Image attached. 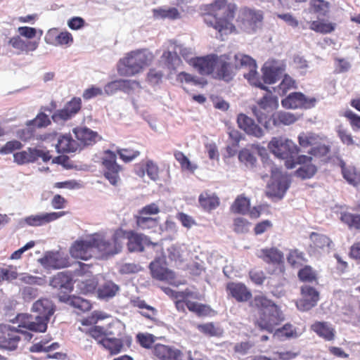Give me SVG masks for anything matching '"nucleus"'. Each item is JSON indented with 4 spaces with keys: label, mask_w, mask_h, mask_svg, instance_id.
I'll return each mask as SVG.
<instances>
[{
    "label": "nucleus",
    "mask_w": 360,
    "mask_h": 360,
    "mask_svg": "<svg viewBox=\"0 0 360 360\" xmlns=\"http://www.w3.org/2000/svg\"><path fill=\"white\" fill-rule=\"evenodd\" d=\"M201 11L204 22L221 36L238 33L237 27L233 23L238 13L236 20L238 27L249 34L255 32L264 19L262 11L248 6L238 10L236 4L228 0H214L203 5Z\"/></svg>",
    "instance_id": "f257e3e1"
},
{
    "label": "nucleus",
    "mask_w": 360,
    "mask_h": 360,
    "mask_svg": "<svg viewBox=\"0 0 360 360\" xmlns=\"http://www.w3.org/2000/svg\"><path fill=\"white\" fill-rule=\"evenodd\" d=\"M250 306L257 311L255 325L259 330L273 333L274 337L280 340L295 338L298 336L296 328L291 323H288L276 328L285 321V315L281 307L266 295H255L250 302Z\"/></svg>",
    "instance_id": "f03ea898"
},
{
    "label": "nucleus",
    "mask_w": 360,
    "mask_h": 360,
    "mask_svg": "<svg viewBox=\"0 0 360 360\" xmlns=\"http://www.w3.org/2000/svg\"><path fill=\"white\" fill-rule=\"evenodd\" d=\"M32 309L38 315L33 317L32 315L27 314H18L17 320L19 327L37 333L45 332L50 318L55 311L53 303L47 298L39 299L33 304Z\"/></svg>",
    "instance_id": "7ed1b4c3"
},
{
    "label": "nucleus",
    "mask_w": 360,
    "mask_h": 360,
    "mask_svg": "<svg viewBox=\"0 0 360 360\" xmlns=\"http://www.w3.org/2000/svg\"><path fill=\"white\" fill-rule=\"evenodd\" d=\"M154 60V55L147 49L131 51L120 60L118 72L122 76L131 77L141 72Z\"/></svg>",
    "instance_id": "20e7f679"
},
{
    "label": "nucleus",
    "mask_w": 360,
    "mask_h": 360,
    "mask_svg": "<svg viewBox=\"0 0 360 360\" xmlns=\"http://www.w3.org/2000/svg\"><path fill=\"white\" fill-rule=\"evenodd\" d=\"M268 148L275 156L285 160V166L288 169L295 167V158L300 149L292 141L283 136L273 137L268 143Z\"/></svg>",
    "instance_id": "39448f33"
},
{
    "label": "nucleus",
    "mask_w": 360,
    "mask_h": 360,
    "mask_svg": "<svg viewBox=\"0 0 360 360\" xmlns=\"http://www.w3.org/2000/svg\"><path fill=\"white\" fill-rule=\"evenodd\" d=\"M254 85L266 91V93L257 101V105L252 108V110L258 122L262 124L266 129H269V121H267L269 118V113L278 107V98L259 81L254 83Z\"/></svg>",
    "instance_id": "423d86ee"
},
{
    "label": "nucleus",
    "mask_w": 360,
    "mask_h": 360,
    "mask_svg": "<svg viewBox=\"0 0 360 360\" xmlns=\"http://www.w3.org/2000/svg\"><path fill=\"white\" fill-rule=\"evenodd\" d=\"M101 172L103 176L113 186H117L121 182V174L123 167L117 162L115 152L110 150L104 151V155L101 159Z\"/></svg>",
    "instance_id": "0eeeda50"
},
{
    "label": "nucleus",
    "mask_w": 360,
    "mask_h": 360,
    "mask_svg": "<svg viewBox=\"0 0 360 360\" xmlns=\"http://www.w3.org/2000/svg\"><path fill=\"white\" fill-rule=\"evenodd\" d=\"M124 230L117 229L110 240L99 233L93 234L95 249L103 255L109 256L119 253L123 246Z\"/></svg>",
    "instance_id": "6e6552de"
},
{
    "label": "nucleus",
    "mask_w": 360,
    "mask_h": 360,
    "mask_svg": "<svg viewBox=\"0 0 360 360\" xmlns=\"http://www.w3.org/2000/svg\"><path fill=\"white\" fill-rule=\"evenodd\" d=\"M160 212L158 205L154 202L147 205L139 210L135 215L136 226L141 230L155 232L160 226L159 217H154Z\"/></svg>",
    "instance_id": "1a4fd4ad"
},
{
    "label": "nucleus",
    "mask_w": 360,
    "mask_h": 360,
    "mask_svg": "<svg viewBox=\"0 0 360 360\" xmlns=\"http://www.w3.org/2000/svg\"><path fill=\"white\" fill-rule=\"evenodd\" d=\"M95 247L93 235L86 238L78 239L72 243L69 252L72 257L77 259L88 260L94 252Z\"/></svg>",
    "instance_id": "9d476101"
},
{
    "label": "nucleus",
    "mask_w": 360,
    "mask_h": 360,
    "mask_svg": "<svg viewBox=\"0 0 360 360\" xmlns=\"http://www.w3.org/2000/svg\"><path fill=\"white\" fill-rule=\"evenodd\" d=\"M23 327H4L0 332V347L8 349H15L20 340L19 333L23 334L29 339L32 338V335L27 332L22 331Z\"/></svg>",
    "instance_id": "9b49d317"
},
{
    "label": "nucleus",
    "mask_w": 360,
    "mask_h": 360,
    "mask_svg": "<svg viewBox=\"0 0 360 360\" xmlns=\"http://www.w3.org/2000/svg\"><path fill=\"white\" fill-rule=\"evenodd\" d=\"M316 99L307 97L302 92H292L281 100V105L285 109H310L316 105Z\"/></svg>",
    "instance_id": "f8f14e48"
},
{
    "label": "nucleus",
    "mask_w": 360,
    "mask_h": 360,
    "mask_svg": "<svg viewBox=\"0 0 360 360\" xmlns=\"http://www.w3.org/2000/svg\"><path fill=\"white\" fill-rule=\"evenodd\" d=\"M152 277L162 281H167L174 288H178L179 282L176 281L174 273L166 267L164 259H155L149 266Z\"/></svg>",
    "instance_id": "ddd939ff"
},
{
    "label": "nucleus",
    "mask_w": 360,
    "mask_h": 360,
    "mask_svg": "<svg viewBox=\"0 0 360 360\" xmlns=\"http://www.w3.org/2000/svg\"><path fill=\"white\" fill-rule=\"evenodd\" d=\"M236 75V70L230 56L227 54L220 55L214 72V78L226 82L232 81Z\"/></svg>",
    "instance_id": "4468645a"
},
{
    "label": "nucleus",
    "mask_w": 360,
    "mask_h": 360,
    "mask_svg": "<svg viewBox=\"0 0 360 360\" xmlns=\"http://www.w3.org/2000/svg\"><path fill=\"white\" fill-rule=\"evenodd\" d=\"M39 158H41L44 162H47L51 158V155L49 151L33 148H27L25 150L13 154L14 162L19 165L34 162Z\"/></svg>",
    "instance_id": "2eb2a0df"
},
{
    "label": "nucleus",
    "mask_w": 360,
    "mask_h": 360,
    "mask_svg": "<svg viewBox=\"0 0 360 360\" xmlns=\"http://www.w3.org/2000/svg\"><path fill=\"white\" fill-rule=\"evenodd\" d=\"M219 56L217 54L212 53L202 57L193 58L191 60V62L200 75H212L214 77Z\"/></svg>",
    "instance_id": "dca6fc26"
},
{
    "label": "nucleus",
    "mask_w": 360,
    "mask_h": 360,
    "mask_svg": "<svg viewBox=\"0 0 360 360\" xmlns=\"http://www.w3.org/2000/svg\"><path fill=\"white\" fill-rule=\"evenodd\" d=\"M300 292L302 297L296 303L299 310L309 311L317 304L319 300V292L316 288L309 285H304L301 287Z\"/></svg>",
    "instance_id": "f3484780"
},
{
    "label": "nucleus",
    "mask_w": 360,
    "mask_h": 360,
    "mask_svg": "<svg viewBox=\"0 0 360 360\" xmlns=\"http://www.w3.org/2000/svg\"><path fill=\"white\" fill-rule=\"evenodd\" d=\"M234 66L236 71L243 68H248L249 72L244 75V77L252 84L259 81L257 72L256 71V62L248 55L243 53H237L234 56Z\"/></svg>",
    "instance_id": "a211bd4d"
},
{
    "label": "nucleus",
    "mask_w": 360,
    "mask_h": 360,
    "mask_svg": "<svg viewBox=\"0 0 360 360\" xmlns=\"http://www.w3.org/2000/svg\"><path fill=\"white\" fill-rule=\"evenodd\" d=\"M82 105V99L79 97H73L68 101L63 108L56 110L52 115L54 122L67 121L77 115Z\"/></svg>",
    "instance_id": "6ab92c4d"
},
{
    "label": "nucleus",
    "mask_w": 360,
    "mask_h": 360,
    "mask_svg": "<svg viewBox=\"0 0 360 360\" xmlns=\"http://www.w3.org/2000/svg\"><path fill=\"white\" fill-rule=\"evenodd\" d=\"M41 265L47 269H58L68 267L70 262L68 256L59 252H48L40 259Z\"/></svg>",
    "instance_id": "aec40b11"
},
{
    "label": "nucleus",
    "mask_w": 360,
    "mask_h": 360,
    "mask_svg": "<svg viewBox=\"0 0 360 360\" xmlns=\"http://www.w3.org/2000/svg\"><path fill=\"white\" fill-rule=\"evenodd\" d=\"M309 252L311 254H320L329 252L332 248L333 241L326 235L311 232L309 235Z\"/></svg>",
    "instance_id": "412c9836"
},
{
    "label": "nucleus",
    "mask_w": 360,
    "mask_h": 360,
    "mask_svg": "<svg viewBox=\"0 0 360 360\" xmlns=\"http://www.w3.org/2000/svg\"><path fill=\"white\" fill-rule=\"evenodd\" d=\"M288 188L287 179L277 168L271 170V182L269 185V193L274 196H283Z\"/></svg>",
    "instance_id": "4be33fe9"
},
{
    "label": "nucleus",
    "mask_w": 360,
    "mask_h": 360,
    "mask_svg": "<svg viewBox=\"0 0 360 360\" xmlns=\"http://www.w3.org/2000/svg\"><path fill=\"white\" fill-rule=\"evenodd\" d=\"M226 290L229 296L238 302H247L252 297L251 292L242 283L229 282L226 284Z\"/></svg>",
    "instance_id": "5701e85b"
},
{
    "label": "nucleus",
    "mask_w": 360,
    "mask_h": 360,
    "mask_svg": "<svg viewBox=\"0 0 360 360\" xmlns=\"http://www.w3.org/2000/svg\"><path fill=\"white\" fill-rule=\"evenodd\" d=\"M238 127L246 134L254 136L257 138L263 136L262 129L257 124L255 121L245 114H240L237 118Z\"/></svg>",
    "instance_id": "b1692460"
},
{
    "label": "nucleus",
    "mask_w": 360,
    "mask_h": 360,
    "mask_svg": "<svg viewBox=\"0 0 360 360\" xmlns=\"http://www.w3.org/2000/svg\"><path fill=\"white\" fill-rule=\"evenodd\" d=\"M299 116L290 112L277 111L274 112L267 121H269V128L274 127L288 126L293 124L299 120Z\"/></svg>",
    "instance_id": "393cba45"
},
{
    "label": "nucleus",
    "mask_w": 360,
    "mask_h": 360,
    "mask_svg": "<svg viewBox=\"0 0 360 360\" xmlns=\"http://www.w3.org/2000/svg\"><path fill=\"white\" fill-rule=\"evenodd\" d=\"M257 257L266 264L281 265L283 263V254L277 248H266L261 249Z\"/></svg>",
    "instance_id": "a878e982"
},
{
    "label": "nucleus",
    "mask_w": 360,
    "mask_h": 360,
    "mask_svg": "<svg viewBox=\"0 0 360 360\" xmlns=\"http://www.w3.org/2000/svg\"><path fill=\"white\" fill-rule=\"evenodd\" d=\"M73 132L77 140L84 146L94 145L102 139L98 132L86 127L75 128Z\"/></svg>",
    "instance_id": "bb28decb"
},
{
    "label": "nucleus",
    "mask_w": 360,
    "mask_h": 360,
    "mask_svg": "<svg viewBox=\"0 0 360 360\" xmlns=\"http://www.w3.org/2000/svg\"><path fill=\"white\" fill-rule=\"evenodd\" d=\"M58 153H74L82 149L80 143L74 140L70 134L60 136L56 146Z\"/></svg>",
    "instance_id": "cd10ccee"
},
{
    "label": "nucleus",
    "mask_w": 360,
    "mask_h": 360,
    "mask_svg": "<svg viewBox=\"0 0 360 360\" xmlns=\"http://www.w3.org/2000/svg\"><path fill=\"white\" fill-rule=\"evenodd\" d=\"M65 212H57L45 213L42 214L32 215L26 218L25 221L27 224L32 226H39L46 223L55 221L60 217L64 216Z\"/></svg>",
    "instance_id": "c85d7f7f"
},
{
    "label": "nucleus",
    "mask_w": 360,
    "mask_h": 360,
    "mask_svg": "<svg viewBox=\"0 0 360 360\" xmlns=\"http://www.w3.org/2000/svg\"><path fill=\"white\" fill-rule=\"evenodd\" d=\"M135 173L141 178H143L146 173L153 181L159 179V168L153 160H147L145 164L139 163L136 165Z\"/></svg>",
    "instance_id": "c756f323"
},
{
    "label": "nucleus",
    "mask_w": 360,
    "mask_h": 360,
    "mask_svg": "<svg viewBox=\"0 0 360 360\" xmlns=\"http://www.w3.org/2000/svg\"><path fill=\"white\" fill-rule=\"evenodd\" d=\"M49 284L53 288L65 290L68 292L73 289L72 276L66 272H58L51 278Z\"/></svg>",
    "instance_id": "7c9ffc66"
},
{
    "label": "nucleus",
    "mask_w": 360,
    "mask_h": 360,
    "mask_svg": "<svg viewBox=\"0 0 360 360\" xmlns=\"http://www.w3.org/2000/svg\"><path fill=\"white\" fill-rule=\"evenodd\" d=\"M311 330L326 341H332L335 339V330L328 322L316 321L311 326Z\"/></svg>",
    "instance_id": "2f4dec72"
},
{
    "label": "nucleus",
    "mask_w": 360,
    "mask_h": 360,
    "mask_svg": "<svg viewBox=\"0 0 360 360\" xmlns=\"http://www.w3.org/2000/svg\"><path fill=\"white\" fill-rule=\"evenodd\" d=\"M198 202L201 207L207 212L215 210L220 205V200L218 195L210 191H205L200 193Z\"/></svg>",
    "instance_id": "473e14b6"
},
{
    "label": "nucleus",
    "mask_w": 360,
    "mask_h": 360,
    "mask_svg": "<svg viewBox=\"0 0 360 360\" xmlns=\"http://www.w3.org/2000/svg\"><path fill=\"white\" fill-rule=\"evenodd\" d=\"M124 236L123 243L127 239V249L129 252H143L144 247L143 245V237L141 234H139L132 231H124Z\"/></svg>",
    "instance_id": "72a5a7b5"
},
{
    "label": "nucleus",
    "mask_w": 360,
    "mask_h": 360,
    "mask_svg": "<svg viewBox=\"0 0 360 360\" xmlns=\"http://www.w3.org/2000/svg\"><path fill=\"white\" fill-rule=\"evenodd\" d=\"M153 353L160 360H178L179 352L162 344H157L153 349Z\"/></svg>",
    "instance_id": "f704fd0d"
},
{
    "label": "nucleus",
    "mask_w": 360,
    "mask_h": 360,
    "mask_svg": "<svg viewBox=\"0 0 360 360\" xmlns=\"http://www.w3.org/2000/svg\"><path fill=\"white\" fill-rule=\"evenodd\" d=\"M8 44L13 49L20 51V52H30L35 51L39 43L36 41H27L22 39L20 36H15L10 38Z\"/></svg>",
    "instance_id": "c9c22d12"
},
{
    "label": "nucleus",
    "mask_w": 360,
    "mask_h": 360,
    "mask_svg": "<svg viewBox=\"0 0 360 360\" xmlns=\"http://www.w3.org/2000/svg\"><path fill=\"white\" fill-rule=\"evenodd\" d=\"M320 141H323V138L312 131H302L297 136L299 146L303 149L311 148Z\"/></svg>",
    "instance_id": "e433bc0d"
},
{
    "label": "nucleus",
    "mask_w": 360,
    "mask_h": 360,
    "mask_svg": "<svg viewBox=\"0 0 360 360\" xmlns=\"http://www.w3.org/2000/svg\"><path fill=\"white\" fill-rule=\"evenodd\" d=\"M198 330L207 337L221 338L224 335V329L219 324L214 322L200 323L196 326Z\"/></svg>",
    "instance_id": "4c0bfd02"
},
{
    "label": "nucleus",
    "mask_w": 360,
    "mask_h": 360,
    "mask_svg": "<svg viewBox=\"0 0 360 360\" xmlns=\"http://www.w3.org/2000/svg\"><path fill=\"white\" fill-rule=\"evenodd\" d=\"M343 178L351 185L357 186L360 184V172L353 166H347L344 161L340 163Z\"/></svg>",
    "instance_id": "58836bf2"
},
{
    "label": "nucleus",
    "mask_w": 360,
    "mask_h": 360,
    "mask_svg": "<svg viewBox=\"0 0 360 360\" xmlns=\"http://www.w3.org/2000/svg\"><path fill=\"white\" fill-rule=\"evenodd\" d=\"M119 290L120 287L112 281H107L98 288V297L101 299L108 300L115 297Z\"/></svg>",
    "instance_id": "ea45409f"
},
{
    "label": "nucleus",
    "mask_w": 360,
    "mask_h": 360,
    "mask_svg": "<svg viewBox=\"0 0 360 360\" xmlns=\"http://www.w3.org/2000/svg\"><path fill=\"white\" fill-rule=\"evenodd\" d=\"M101 346L108 350L111 355H116L123 349V340L119 338L106 337Z\"/></svg>",
    "instance_id": "a19ab883"
},
{
    "label": "nucleus",
    "mask_w": 360,
    "mask_h": 360,
    "mask_svg": "<svg viewBox=\"0 0 360 360\" xmlns=\"http://www.w3.org/2000/svg\"><path fill=\"white\" fill-rule=\"evenodd\" d=\"M250 207V201L244 195H238L231 206V210L236 214H246Z\"/></svg>",
    "instance_id": "79ce46f5"
},
{
    "label": "nucleus",
    "mask_w": 360,
    "mask_h": 360,
    "mask_svg": "<svg viewBox=\"0 0 360 360\" xmlns=\"http://www.w3.org/2000/svg\"><path fill=\"white\" fill-rule=\"evenodd\" d=\"M340 220L349 229L360 230V214L348 212H341Z\"/></svg>",
    "instance_id": "37998d69"
},
{
    "label": "nucleus",
    "mask_w": 360,
    "mask_h": 360,
    "mask_svg": "<svg viewBox=\"0 0 360 360\" xmlns=\"http://www.w3.org/2000/svg\"><path fill=\"white\" fill-rule=\"evenodd\" d=\"M262 79L265 84H272L277 82L279 69L274 65H265L262 68Z\"/></svg>",
    "instance_id": "c03bdc74"
},
{
    "label": "nucleus",
    "mask_w": 360,
    "mask_h": 360,
    "mask_svg": "<svg viewBox=\"0 0 360 360\" xmlns=\"http://www.w3.org/2000/svg\"><path fill=\"white\" fill-rule=\"evenodd\" d=\"M125 330L124 325L120 321L110 323L105 328L106 337L122 338Z\"/></svg>",
    "instance_id": "a18cd8bd"
},
{
    "label": "nucleus",
    "mask_w": 360,
    "mask_h": 360,
    "mask_svg": "<svg viewBox=\"0 0 360 360\" xmlns=\"http://www.w3.org/2000/svg\"><path fill=\"white\" fill-rule=\"evenodd\" d=\"M306 261L304 254L297 249L290 250L287 255V262L293 268L302 266Z\"/></svg>",
    "instance_id": "49530a36"
},
{
    "label": "nucleus",
    "mask_w": 360,
    "mask_h": 360,
    "mask_svg": "<svg viewBox=\"0 0 360 360\" xmlns=\"http://www.w3.org/2000/svg\"><path fill=\"white\" fill-rule=\"evenodd\" d=\"M335 25L332 22H326L323 20H313L309 24V29L321 34H329L335 30Z\"/></svg>",
    "instance_id": "de8ad7c7"
},
{
    "label": "nucleus",
    "mask_w": 360,
    "mask_h": 360,
    "mask_svg": "<svg viewBox=\"0 0 360 360\" xmlns=\"http://www.w3.org/2000/svg\"><path fill=\"white\" fill-rule=\"evenodd\" d=\"M68 304L79 312L88 311L91 309V302L81 297L72 296L68 299Z\"/></svg>",
    "instance_id": "09e8293b"
},
{
    "label": "nucleus",
    "mask_w": 360,
    "mask_h": 360,
    "mask_svg": "<svg viewBox=\"0 0 360 360\" xmlns=\"http://www.w3.org/2000/svg\"><path fill=\"white\" fill-rule=\"evenodd\" d=\"M83 333L94 338L98 344L101 345L106 338L105 328L100 326H91L89 328L82 330Z\"/></svg>",
    "instance_id": "8fccbe9b"
},
{
    "label": "nucleus",
    "mask_w": 360,
    "mask_h": 360,
    "mask_svg": "<svg viewBox=\"0 0 360 360\" xmlns=\"http://www.w3.org/2000/svg\"><path fill=\"white\" fill-rule=\"evenodd\" d=\"M153 16L156 19H176L179 16L178 10L176 8H159L153 10Z\"/></svg>",
    "instance_id": "3c124183"
},
{
    "label": "nucleus",
    "mask_w": 360,
    "mask_h": 360,
    "mask_svg": "<svg viewBox=\"0 0 360 360\" xmlns=\"http://www.w3.org/2000/svg\"><path fill=\"white\" fill-rule=\"evenodd\" d=\"M49 342V340H41L40 342L33 344L30 347V351L31 352L39 353L42 352H49L55 350L59 347V345L57 342H53L51 345H48Z\"/></svg>",
    "instance_id": "603ef678"
},
{
    "label": "nucleus",
    "mask_w": 360,
    "mask_h": 360,
    "mask_svg": "<svg viewBox=\"0 0 360 360\" xmlns=\"http://www.w3.org/2000/svg\"><path fill=\"white\" fill-rule=\"evenodd\" d=\"M188 309L198 316H207L212 311L210 306L198 302L187 301L186 302Z\"/></svg>",
    "instance_id": "864d4df0"
},
{
    "label": "nucleus",
    "mask_w": 360,
    "mask_h": 360,
    "mask_svg": "<svg viewBox=\"0 0 360 360\" xmlns=\"http://www.w3.org/2000/svg\"><path fill=\"white\" fill-rule=\"evenodd\" d=\"M124 162H130L140 155L139 150L131 148H118L115 152Z\"/></svg>",
    "instance_id": "5fc2aeb1"
},
{
    "label": "nucleus",
    "mask_w": 360,
    "mask_h": 360,
    "mask_svg": "<svg viewBox=\"0 0 360 360\" xmlns=\"http://www.w3.org/2000/svg\"><path fill=\"white\" fill-rule=\"evenodd\" d=\"M316 172L317 168L314 165L307 164L297 169L295 172V174L302 179H306L311 178Z\"/></svg>",
    "instance_id": "6e6d98bb"
},
{
    "label": "nucleus",
    "mask_w": 360,
    "mask_h": 360,
    "mask_svg": "<svg viewBox=\"0 0 360 360\" xmlns=\"http://www.w3.org/2000/svg\"><path fill=\"white\" fill-rule=\"evenodd\" d=\"M330 151V146L322 143V141H320L319 143L310 148L308 153L314 157L321 158L327 155Z\"/></svg>",
    "instance_id": "4d7b16f0"
},
{
    "label": "nucleus",
    "mask_w": 360,
    "mask_h": 360,
    "mask_svg": "<svg viewBox=\"0 0 360 360\" xmlns=\"http://www.w3.org/2000/svg\"><path fill=\"white\" fill-rule=\"evenodd\" d=\"M297 276L301 281L313 282L316 281V274L310 266H304L298 271Z\"/></svg>",
    "instance_id": "13d9d810"
},
{
    "label": "nucleus",
    "mask_w": 360,
    "mask_h": 360,
    "mask_svg": "<svg viewBox=\"0 0 360 360\" xmlns=\"http://www.w3.org/2000/svg\"><path fill=\"white\" fill-rule=\"evenodd\" d=\"M250 222L243 217H236L233 219V230L236 233H245L249 230Z\"/></svg>",
    "instance_id": "bf43d9fd"
},
{
    "label": "nucleus",
    "mask_w": 360,
    "mask_h": 360,
    "mask_svg": "<svg viewBox=\"0 0 360 360\" xmlns=\"http://www.w3.org/2000/svg\"><path fill=\"white\" fill-rule=\"evenodd\" d=\"M295 88H296L295 80L290 76L285 75L278 86V94L280 96H284L289 90Z\"/></svg>",
    "instance_id": "052dcab7"
},
{
    "label": "nucleus",
    "mask_w": 360,
    "mask_h": 360,
    "mask_svg": "<svg viewBox=\"0 0 360 360\" xmlns=\"http://www.w3.org/2000/svg\"><path fill=\"white\" fill-rule=\"evenodd\" d=\"M342 116L345 117L349 122L354 130H360V116L351 110H346Z\"/></svg>",
    "instance_id": "680f3d73"
},
{
    "label": "nucleus",
    "mask_w": 360,
    "mask_h": 360,
    "mask_svg": "<svg viewBox=\"0 0 360 360\" xmlns=\"http://www.w3.org/2000/svg\"><path fill=\"white\" fill-rule=\"evenodd\" d=\"M182 79L184 80L186 84H191L193 86H198L200 87H204L207 82L203 78H196L190 74L181 72Z\"/></svg>",
    "instance_id": "e2e57ef3"
},
{
    "label": "nucleus",
    "mask_w": 360,
    "mask_h": 360,
    "mask_svg": "<svg viewBox=\"0 0 360 360\" xmlns=\"http://www.w3.org/2000/svg\"><path fill=\"white\" fill-rule=\"evenodd\" d=\"M239 160L246 165L253 166L257 159L254 155L248 149H243L238 154Z\"/></svg>",
    "instance_id": "0e129e2a"
},
{
    "label": "nucleus",
    "mask_w": 360,
    "mask_h": 360,
    "mask_svg": "<svg viewBox=\"0 0 360 360\" xmlns=\"http://www.w3.org/2000/svg\"><path fill=\"white\" fill-rule=\"evenodd\" d=\"M51 124V120L47 115L44 112L39 113L37 117L30 122V124L37 128L46 127Z\"/></svg>",
    "instance_id": "69168bd1"
},
{
    "label": "nucleus",
    "mask_w": 360,
    "mask_h": 360,
    "mask_svg": "<svg viewBox=\"0 0 360 360\" xmlns=\"http://www.w3.org/2000/svg\"><path fill=\"white\" fill-rule=\"evenodd\" d=\"M178 59L176 53L165 51L161 57L160 63L169 69H174V63Z\"/></svg>",
    "instance_id": "338daca9"
},
{
    "label": "nucleus",
    "mask_w": 360,
    "mask_h": 360,
    "mask_svg": "<svg viewBox=\"0 0 360 360\" xmlns=\"http://www.w3.org/2000/svg\"><path fill=\"white\" fill-rule=\"evenodd\" d=\"M163 75L162 71L151 68L147 74V81L153 85L158 84L162 81Z\"/></svg>",
    "instance_id": "774afa93"
}]
</instances>
